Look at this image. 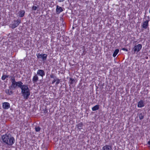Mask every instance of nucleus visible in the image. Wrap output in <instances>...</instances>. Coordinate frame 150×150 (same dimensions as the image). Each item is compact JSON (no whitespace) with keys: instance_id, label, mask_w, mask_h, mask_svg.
I'll list each match as a JSON object with an SVG mask.
<instances>
[{"instance_id":"obj_1","label":"nucleus","mask_w":150,"mask_h":150,"mask_svg":"<svg viewBox=\"0 0 150 150\" xmlns=\"http://www.w3.org/2000/svg\"><path fill=\"white\" fill-rule=\"evenodd\" d=\"M18 87L21 89V93L22 96L25 100L28 99L30 95V90L28 85H23V83L21 81H17Z\"/></svg>"},{"instance_id":"obj_2","label":"nucleus","mask_w":150,"mask_h":150,"mask_svg":"<svg viewBox=\"0 0 150 150\" xmlns=\"http://www.w3.org/2000/svg\"><path fill=\"white\" fill-rule=\"evenodd\" d=\"M1 139L2 140L3 144L8 146H12L15 142L14 137L9 133L5 134L2 135Z\"/></svg>"},{"instance_id":"obj_3","label":"nucleus","mask_w":150,"mask_h":150,"mask_svg":"<svg viewBox=\"0 0 150 150\" xmlns=\"http://www.w3.org/2000/svg\"><path fill=\"white\" fill-rule=\"evenodd\" d=\"M142 46L141 44H139L136 45L132 49V53L134 54L136 53H137L139 52L142 48Z\"/></svg>"},{"instance_id":"obj_4","label":"nucleus","mask_w":150,"mask_h":150,"mask_svg":"<svg viewBox=\"0 0 150 150\" xmlns=\"http://www.w3.org/2000/svg\"><path fill=\"white\" fill-rule=\"evenodd\" d=\"M21 22V21L20 19H18L16 21L14 20L13 22L10 25V27H11L12 29H14Z\"/></svg>"},{"instance_id":"obj_5","label":"nucleus","mask_w":150,"mask_h":150,"mask_svg":"<svg viewBox=\"0 0 150 150\" xmlns=\"http://www.w3.org/2000/svg\"><path fill=\"white\" fill-rule=\"evenodd\" d=\"M149 21L147 20L145 21H144L143 24L142 25L141 27H142V28H143L144 29H147L148 30L149 29Z\"/></svg>"},{"instance_id":"obj_6","label":"nucleus","mask_w":150,"mask_h":150,"mask_svg":"<svg viewBox=\"0 0 150 150\" xmlns=\"http://www.w3.org/2000/svg\"><path fill=\"white\" fill-rule=\"evenodd\" d=\"M37 75L41 76L42 78L45 75L44 71L41 69H39L37 72Z\"/></svg>"},{"instance_id":"obj_7","label":"nucleus","mask_w":150,"mask_h":150,"mask_svg":"<svg viewBox=\"0 0 150 150\" xmlns=\"http://www.w3.org/2000/svg\"><path fill=\"white\" fill-rule=\"evenodd\" d=\"M3 108L5 109H8L10 107V104L8 102H4L2 104Z\"/></svg>"},{"instance_id":"obj_8","label":"nucleus","mask_w":150,"mask_h":150,"mask_svg":"<svg viewBox=\"0 0 150 150\" xmlns=\"http://www.w3.org/2000/svg\"><path fill=\"white\" fill-rule=\"evenodd\" d=\"M39 79L38 77L37 74H35L33 77L32 81L33 83H36Z\"/></svg>"},{"instance_id":"obj_9","label":"nucleus","mask_w":150,"mask_h":150,"mask_svg":"<svg viewBox=\"0 0 150 150\" xmlns=\"http://www.w3.org/2000/svg\"><path fill=\"white\" fill-rule=\"evenodd\" d=\"M112 147L109 145H105L102 148V150H111Z\"/></svg>"},{"instance_id":"obj_10","label":"nucleus","mask_w":150,"mask_h":150,"mask_svg":"<svg viewBox=\"0 0 150 150\" xmlns=\"http://www.w3.org/2000/svg\"><path fill=\"white\" fill-rule=\"evenodd\" d=\"M144 106V102L141 100L138 103L137 106L139 108H142Z\"/></svg>"},{"instance_id":"obj_11","label":"nucleus","mask_w":150,"mask_h":150,"mask_svg":"<svg viewBox=\"0 0 150 150\" xmlns=\"http://www.w3.org/2000/svg\"><path fill=\"white\" fill-rule=\"evenodd\" d=\"M63 11V10L61 7L59 6L58 5L57 6V8L56 9V11L57 13H59Z\"/></svg>"},{"instance_id":"obj_12","label":"nucleus","mask_w":150,"mask_h":150,"mask_svg":"<svg viewBox=\"0 0 150 150\" xmlns=\"http://www.w3.org/2000/svg\"><path fill=\"white\" fill-rule=\"evenodd\" d=\"M15 82H11L12 84L11 86L9 87V88L11 90H14L16 88L15 83Z\"/></svg>"},{"instance_id":"obj_13","label":"nucleus","mask_w":150,"mask_h":150,"mask_svg":"<svg viewBox=\"0 0 150 150\" xmlns=\"http://www.w3.org/2000/svg\"><path fill=\"white\" fill-rule=\"evenodd\" d=\"M25 11L24 10H21L19 12V16L20 17H23L25 13Z\"/></svg>"},{"instance_id":"obj_14","label":"nucleus","mask_w":150,"mask_h":150,"mask_svg":"<svg viewBox=\"0 0 150 150\" xmlns=\"http://www.w3.org/2000/svg\"><path fill=\"white\" fill-rule=\"evenodd\" d=\"M83 126V123L81 122L76 125V126L77 127L78 129L79 130H81L82 129Z\"/></svg>"},{"instance_id":"obj_15","label":"nucleus","mask_w":150,"mask_h":150,"mask_svg":"<svg viewBox=\"0 0 150 150\" xmlns=\"http://www.w3.org/2000/svg\"><path fill=\"white\" fill-rule=\"evenodd\" d=\"M144 112L141 113L139 114V116L140 120H142L144 119Z\"/></svg>"},{"instance_id":"obj_16","label":"nucleus","mask_w":150,"mask_h":150,"mask_svg":"<svg viewBox=\"0 0 150 150\" xmlns=\"http://www.w3.org/2000/svg\"><path fill=\"white\" fill-rule=\"evenodd\" d=\"M47 55L46 54H42V61L46 60L47 59Z\"/></svg>"},{"instance_id":"obj_17","label":"nucleus","mask_w":150,"mask_h":150,"mask_svg":"<svg viewBox=\"0 0 150 150\" xmlns=\"http://www.w3.org/2000/svg\"><path fill=\"white\" fill-rule=\"evenodd\" d=\"M99 108V105H96L92 108V110L93 111H95L98 110Z\"/></svg>"},{"instance_id":"obj_18","label":"nucleus","mask_w":150,"mask_h":150,"mask_svg":"<svg viewBox=\"0 0 150 150\" xmlns=\"http://www.w3.org/2000/svg\"><path fill=\"white\" fill-rule=\"evenodd\" d=\"M119 52V50L117 49L115 50L113 54V56L114 57H115L116 55Z\"/></svg>"},{"instance_id":"obj_19","label":"nucleus","mask_w":150,"mask_h":150,"mask_svg":"<svg viewBox=\"0 0 150 150\" xmlns=\"http://www.w3.org/2000/svg\"><path fill=\"white\" fill-rule=\"evenodd\" d=\"M9 75L3 74L1 77V79L3 80H4L6 78L9 77Z\"/></svg>"},{"instance_id":"obj_20","label":"nucleus","mask_w":150,"mask_h":150,"mask_svg":"<svg viewBox=\"0 0 150 150\" xmlns=\"http://www.w3.org/2000/svg\"><path fill=\"white\" fill-rule=\"evenodd\" d=\"M35 129L36 132H38L40 131L41 128L39 127H35Z\"/></svg>"},{"instance_id":"obj_21","label":"nucleus","mask_w":150,"mask_h":150,"mask_svg":"<svg viewBox=\"0 0 150 150\" xmlns=\"http://www.w3.org/2000/svg\"><path fill=\"white\" fill-rule=\"evenodd\" d=\"M36 55L38 59L42 58V54H41L40 53H38Z\"/></svg>"},{"instance_id":"obj_22","label":"nucleus","mask_w":150,"mask_h":150,"mask_svg":"<svg viewBox=\"0 0 150 150\" xmlns=\"http://www.w3.org/2000/svg\"><path fill=\"white\" fill-rule=\"evenodd\" d=\"M50 77L51 78L55 79L57 78L53 74H52L50 75Z\"/></svg>"},{"instance_id":"obj_23","label":"nucleus","mask_w":150,"mask_h":150,"mask_svg":"<svg viewBox=\"0 0 150 150\" xmlns=\"http://www.w3.org/2000/svg\"><path fill=\"white\" fill-rule=\"evenodd\" d=\"M70 80L71 81V82H70V83L71 84H72L73 83V82H74L75 81V79L72 78H70Z\"/></svg>"},{"instance_id":"obj_24","label":"nucleus","mask_w":150,"mask_h":150,"mask_svg":"<svg viewBox=\"0 0 150 150\" xmlns=\"http://www.w3.org/2000/svg\"><path fill=\"white\" fill-rule=\"evenodd\" d=\"M11 82H15L16 81L15 77L14 76H13V77H11Z\"/></svg>"},{"instance_id":"obj_25","label":"nucleus","mask_w":150,"mask_h":150,"mask_svg":"<svg viewBox=\"0 0 150 150\" xmlns=\"http://www.w3.org/2000/svg\"><path fill=\"white\" fill-rule=\"evenodd\" d=\"M6 93L8 95H10L11 93H10V90L9 89H6L5 91Z\"/></svg>"},{"instance_id":"obj_26","label":"nucleus","mask_w":150,"mask_h":150,"mask_svg":"<svg viewBox=\"0 0 150 150\" xmlns=\"http://www.w3.org/2000/svg\"><path fill=\"white\" fill-rule=\"evenodd\" d=\"M60 80L58 78H56V85L58 84L60 82Z\"/></svg>"},{"instance_id":"obj_27","label":"nucleus","mask_w":150,"mask_h":150,"mask_svg":"<svg viewBox=\"0 0 150 150\" xmlns=\"http://www.w3.org/2000/svg\"><path fill=\"white\" fill-rule=\"evenodd\" d=\"M37 8V7L35 6H33L32 8V9L33 10H36Z\"/></svg>"},{"instance_id":"obj_28","label":"nucleus","mask_w":150,"mask_h":150,"mask_svg":"<svg viewBox=\"0 0 150 150\" xmlns=\"http://www.w3.org/2000/svg\"><path fill=\"white\" fill-rule=\"evenodd\" d=\"M56 81V78L54 79L52 81V83L54 84Z\"/></svg>"},{"instance_id":"obj_29","label":"nucleus","mask_w":150,"mask_h":150,"mask_svg":"<svg viewBox=\"0 0 150 150\" xmlns=\"http://www.w3.org/2000/svg\"><path fill=\"white\" fill-rule=\"evenodd\" d=\"M17 83V81H15V86H16V88H17V86H18V84L16 83Z\"/></svg>"},{"instance_id":"obj_30","label":"nucleus","mask_w":150,"mask_h":150,"mask_svg":"<svg viewBox=\"0 0 150 150\" xmlns=\"http://www.w3.org/2000/svg\"><path fill=\"white\" fill-rule=\"evenodd\" d=\"M122 50L126 52L128 51V50L125 48H123L122 49Z\"/></svg>"},{"instance_id":"obj_31","label":"nucleus","mask_w":150,"mask_h":150,"mask_svg":"<svg viewBox=\"0 0 150 150\" xmlns=\"http://www.w3.org/2000/svg\"><path fill=\"white\" fill-rule=\"evenodd\" d=\"M65 0H58V1L59 2H63Z\"/></svg>"},{"instance_id":"obj_32","label":"nucleus","mask_w":150,"mask_h":150,"mask_svg":"<svg viewBox=\"0 0 150 150\" xmlns=\"http://www.w3.org/2000/svg\"><path fill=\"white\" fill-rule=\"evenodd\" d=\"M13 91H10V93H11V95L12 94H13Z\"/></svg>"},{"instance_id":"obj_33","label":"nucleus","mask_w":150,"mask_h":150,"mask_svg":"<svg viewBox=\"0 0 150 150\" xmlns=\"http://www.w3.org/2000/svg\"><path fill=\"white\" fill-rule=\"evenodd\" d=\"M147 144L150 145V140L148 142H147Z\"/></svg>"},{"instance_id":"obj_34","label":"nucleus","mask_w":150,"mask_h":150,"mask_svg":"<svg viewBox=\"0 0 150 150\" xmlns=\"http://www.w3.org/2000/svg\"><path fill=\"white\" fill-rule=\"evenodd\" d=\"M13 77V76H9V78H11V77Z\"/></svg>"}]
</instances>
